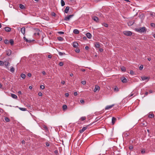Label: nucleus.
I'll list each match as a JSON object with an SVG mask.
<instances>
[{
	"mask_svg": "<svg viewBox=\"0 0 155 155\" xmlns=\"http://www.w3.org/2000/svg\"><path fill=\"white\" fill-rule=\"evenodd\" d=\"M135 30L137 32L140 33L146 32L147 29L145 27H142L135 28Z\"/></svg>",
	"mask_w": 155,
	"mask_h": 155,
	"instance_id": "nucleus-1",
	"label": "nucleus"
},
{
	"mask_svg": "<svg viewBox=\"0 0 155 155\" xmlns=\"http://www.w3.org/2000/svg\"><path fill=\"white\" fill-rule=\"evenodd\" d=\"M123 33L125 35L130 36L132 35V32L129 31H124L123 32Z\"/></svg>",
	"mask_w": 155,
	"mask_h": 155,
	"instance_id": "nucleus-2",
	"label": "nucleus"
},
{
	"mask_svg": "<svg viewBox=\"0 0 155 155\" xmlns=\"http://www.w3.org/2000/svg\"><path fill=\"white\" fill-rule=\"evenodd\" d=\"M73 15H68V16L65 17L64 20L66 21H69L70 19L71 18L73 17Z\"/></svg>",
	"mask_w": 155,
	"mask_h": 155,
	"instance_id": "nucleus-3",
	"label": "nucleus"
},
{
	"mask_svg": "<svg viewBox=\"0 0 155 155\" xmlns=\"http://www.w3.org/2000/svg\"><path fill=\"white\" fill-rule=\"evenodd\" d=\"M4 62L6 68L8 69H9L8 66L10 65V63L8 61H5Z\"/></svg>",
	"mask_w": 155,
	"mask_h": 155,
	"instance_id": "nucleus-4",
	"label": "nucleus"
},
{
	"mask_svg": "<svg viewBox=\"0 0 155 155\" xmlns=\"http://www.w3.org/2000/svg\"><path fill=\"white\" fill-rule=\"evenodd\" d=\"M121 81L124 83H126L127 82V80L124 77H122L120 78Z\"/></svg>",
	"mask_w": 155,
	"mask_h": 155,
	"instance_id": "nucleus-5",
	"label": "nucleus"
},
{
	"mask_svg": "<svg viewBox=\"0 0 155 155\" xmlns=\"http://www.w3.org/2000/svg\"><path fill=\"white\" fill-rule=\"evenodd\" d=\"M114 104H112L111 105L107 106H106V107L105 108V110H108L110 109L111 108H112L114 106Z\"/></svg>",
	"mask_w": 155,
	"mask_h": 155,
	"instance_id": "nucleus-6",
	"label": "nucleus"
},
{
	"mask_svg": "<svg viewBox=\"0 0 155 155\" xmlns=\"http://www.w3.org/2000/svg\"><path fill=\"white\" fill-rule=\"evenodd\" d=\"M87 128V127H83L81 130H80V133H81L83 132L86 130Z\"/></svg>",
	"mask_w": 155,
	"mask_h": 155,
	"instance_id": "nucleus-7",
	"label": "nucleus"
},
{
	"mask_svg": "<svg viewBox=\"0 0 155 155\" xmlns=\"http://www.w3.org/2000/svg\"><path fill=\"white\" fill-rule=\"evenodd\" d=\"M100 87L97 86L96 85L95 88L94 89V92H96L97 90H99L100 89Z\"/></svg>",
	"mask_w": 155,
	"mask_h": 155,
	"instance_id": "nucleus-8",
	"label": "nucleus"
},
{
	"mask_svg": "<svg viewBox=\"0 0 155 155\" xmlns=\"http://www.w3.org/2000/svg\"><path fill=\"white\" fill-rule=\"evenodd\" d=\"M21 33L25 35V28L23 27L21 28Z\"/></svg>",
	"mask_w": 155,
	"mask_h": 155,
	"instance_id": "nucleus-9",
	"label": "nucleus"
},
{
	"mask_svg": "<svg viewBox=\"0 0 155 155\" xmlns=\"http://www.w3.org/2000/svg\"><path fill=\"white\" fill-rule=\"evenodd\" d=\"M86 36L89 39L91 38L92 37L90 33H87L86 34Z\"/></svg>",
	"mask_w": 155,
	"mask_h": 155,
	"instance_id": "nucleus-10",
	"label": "nucleus"
},
{
	"mask_svg": "<svg viewBox=\"0 0 155 155\" xmlns=\"http://www.w3.org/2000/svg\"><path fill=\"white\" fill-rule=\"evenodd\" d=\"M5 30L7 32H9L11 31V28L9 27H5Z\"/></svg>",
	"mask_w": 155,
	"mask_h": 155,
	"instance_id": "nucleus-11",
	"label": "nucleus"
},
{
	"mask_svg": "<svg viewBox=\"0 0 155 155\" xmlns=\"http://www.w3.org/2000/svg\"><path fill=\"white\" fill-rule=\"evenodd\" d=\"M6 54L8 56H10L12 53V51L10 50H8L6 51Z\"/></svg>",
	"mask_w": 155,
	"mask_h": 155,
	"instance_id": "nucleus-12",
	"label": "nucleus"
},
{
	"mask_svg": "<svg viewBox=\"0 0 155 155\" xmlns=\"http://www.w3.org/2000/svg\"><path fill=\"white\" fill-rule=\"evenodd\" d=\"M69 8H70V7L69 6H68L66 7V8L64 10V12L66 13H68V11L69 10Z\"/></svg>",
	"mask_w": 155,
	"mask_h": 155,
	"instance_id": "nucleus-13",
	"label": "nucleus"
},
{
	"mask_svg": "<svg viewBox=\"0 0 155 155\" xmlns=\"http://www.w3.org/2000/svg\"><path fill=\"white\" fill-rule=\"evenodd\" d=\"M78 45V44L77 42H74L73 43V46L74 48L77 47Z\"/></svg>",
	"mask_w": 155,
	"mask_h": 155,
	"instance_id": "nucleus-14",
	"label": "nucleus"
},
{
	"mask_svg": "<svg viewBox=\"0 0 155 155\" xmlns=\"http://www.w3.org/2000/svg\"><path fill=\"white\" fill-rule=\"evenodd\" d=\"M73 33L75 34H78L79 33V31L77 29H75L73 31Z\"/></svg>",
	"mask_w": 155,
	"mask_h": 155,
	"instance_id": "nucleus-15",
	"label": "nucleus"
},
{
	"mask_svg": "<svg viewBox=\"0 0 155 155\" xmlns=\"http://www.w3.org/2000/svg\"><path fill=\"white\" fill-rule=\"evenodd\" d=\"M116 120V119L115 117H112V123L113 124H114Z\"/></svg>",
	"mask_w": 155,
	"mask_h": 155,
	"instance_id": "nucleus-16",
	"label": "nucleus"
},
{
	"mask_svg": "<svg viewBox=\"0 0 155 155\" xmlns=\"http://www.w3.org/2000/svg\"><path fill=\"white\" fill-rule=\"evenodd\" d=\"M11 95L12 97L14 99H16L17 98V96L15 94H11Z\"/></svg>",
	"mask_w": 155,
	"mask_h": 155,
	"instance_id": "nucleus-17",
	"label": "nucleus"
},
{
	"mask_svg": "<svg viewBox=\"0 0 155 155\" xmlns=\"http://www.w3.org/2000/svg\"><path fill=\"white\" fill-rule=\"evenodd\" d=\"M93 19L95 21L97 22L98 21V18L96 16H94L93 18Z\"/></svg>",
	"mask_w": 155,
	"mask_h": 155,
	"instance_id": "nucleus-18",
	"label": "nucleus"
},
{
	"mask_svg": "<svg viewBox=\"0 0 155 155\" xmlns=\"http://www.w3.org/2000/svg\"><path fill=\"white\" fill-rule=\"evenodd\" d=\"M95 46L97 48H99L100 47V45L99 42H97L95 44Z\"/></svg>",
	"mask_w": 155,
	"mask_h": 155,
	"instance_id": "nucleus-19",
	"label": "nucleus"
},
{
	"mask_svg": "<svg viewBox=\"0 0 155 155\" xmlns=\"http://www.w3.org/2000/svg\"><path fill=\"white\" fill-rule=\"evenodd\" d=\"M142 80L144 81L147 79L148 80V77H146L145 76H143L141 77Z\"/></svg>",
	"mask_w": 155,
	"mask_h": 155,
	"instance_id": "nucleus-20",
	"label": "nucleus"
},
{
	"mask_svg": "<svg viewBox=\"0 0 155 155\" xmlns=\"http://www.w3.org/2000/svg\"><path fill=\"white\" fill-rule=\"evenodd\" d=\"M15 69L13 67H11L10 71L11 72L13 73L15 71Z\"/></svg>",
	"mask_w": 155,
	"mask_h": 155,
	"instance_id": "nucleus-21",
	"label": "nucleus"
},
{
	"mask_svg": "<svg viewBox=\"0 0 155 155\" xmlns=\"http://www.w3.org/2000/svg\"><path fill=\"white\" fill-rule=\"evenodd\" d=\"M5 120L6 122H9L10 121V119L7 117H5Z\"/></svg>",
	"mask_w": 155,
	"mask_h": 155,
	"instance_id": "nucleus-22",
	"label": "nucleus"
},
{
	"mask_svg": "<svg viewBox=\"0 0 155 155\" xmlns=\"http://www.w3.org/2000/svg\"><path fill=\"white\" fill-rule=\"evenodd\" d=\"M101 117L99 118V117H97L95 119V120L93 122V123H94L95 122H97V121H98L99 120Z\"/></svg>",
	"mask_w": 155,
	"mask_h": 155,
	"instance_id": "nucleus-23",
	"label": "nucleus"
},
{
	"mask_svg": "<svg viewBox=\"0 0 155 155\" xmlns=\"http://www.w3.org/2000/svg\"><path fill=\"white\" fill-rule=\"evenodd\" d=\"M61 6H63L65 5V2L63 0H61Z\"/></svg>",
	"mask_w": 155,
	"mask_h": 155,
	"instance_id": "nucleus-24",
	"label": "nucleus"
},
{
	"mask_svg": "<svg viewBox=\"0 0 155 155\" xmlns=\"http://www.w3.org/2000/svg\"><path fill=\"white\" fill-rule=\"evenodd\" d=\"M62 108L64 110H66L67 108V106L66 105H64L63 106Z\"/></svg>",
	"mask_w": 155,
	"mask_h": 155,
	"instance_id": "nucleus-25",
	"label": "nucleus"
},
{
	"mask_svg": "<svg viewBox=\"0 0 155 155\" xmlns=\"http://www.w3.org/2000/svg\"><path fill=\"white\" fill-rule=\"evenodd\" d=\"M21 77L22 78L25 79L26 77V76L25 74H21Z\"/></svg>",
	"mask_w": 155,
	"mask_h": 155,
	"instance_id": "nucleus-26",
	"label": "nucleus"
},
{
	"mask_svg": "<svg viewBox=\"0 0 155 155\" xmlns=\"http://www.w3.org/2000/svg\"><path fill=\"white\" fill-rule=\"evenodd\" d=\"M10 42L11 45H12L14 44V41L13 39H11L10 40V41H9V42Z\"/></svg>",
	"mask_w": 155,
	"mask_h": 155,
	"instance_id": "nucleus-27",
	"label": "nucleus"
},
{
	"mask_svg": "<svg viewBox=\"0 0 155 155\" xmlns=\"http://www.w3.org/2000/svg\"><path fill=\"white\" fill-rule=\"evenodd\" d=\"M57 39L59 41H63V38L61 37H58Z\"/></svg>",
	"mask_w": 155,
	"mask_h": 155,
	"instance_id": "nucleus-28",
	"label": "nucleus"
},
{
	"mask_svg": "<svg viewBox=\"0 0 155 155\" xmlns=\"http://www.w3.org/2000/svg\"><path fill=\"white\" fill-rule=\"evenodd\" d=\"M19 7L21 9H24L25 8V6L24 5L20 4L19 5Z\"/></svg>",
	"mask_w": 155,
	"mask_h": 155,
	"instance_id": "nucleus-29",
	"label": "nucleus"
},
{
	"mask_svg": "<svg viewBox=\"0 0 155 155\" xmlns=\"http://www.w3.org/2000/svg\"><path fill=\"white\" fill-rule=\"evenodd\" d=\"M19 109L23 111H25L26 110V108H22V107H19L18 108Z\"/></svg>",
	"mask_w": 155,
	"mask_h": 155,
	"instance_id": "nucleus-30",
	"label": "nucleus"
},
{
	"mask_svg": "<svg viewBox=\"0 0 155 155\" xmlns=\"http://www.w3.org/2000/svg\"><path fill=\"white\" fill-rule=\"evenodd\" d=\"M154 116V115L153 114H150L149 115V117H150V118H153V117Z\"/></svg>",
	"mask_w": 155,
	"mask_h": 155,
	"instance_id": "nucleus-31",
	"label": "nucleus"
},
{
	"mask_svg": "<svg viewBox=\"0 0 155 155\" xmlns=\"http://www.w3.org/2000/svg\"><path fill=\"white\" fill-rule=\"evenodd\" d=\"M121 69L122 71L124 72L125 71H126L125 68L124 67H121Z\"/></svg>",
	"mask_w": 155,
	"mask_h": 155,
	"instance_id": "nucleus-32",
	"label": "nucleus"
},
{
	"mask_svg": "<svg viewBox=\"0 0 155 155\" xmlns=\"http://www.w3.org/2000/svg\"><path fill=\"white\" fill-rule=\"evenodd\" d=\"M58 54L60 56H62L63 55H64L65 54L64 53H62L60 52H58Z\"/></svg>",
	"mask_w": 155,
	"mask_h": 155,
	"instance_id": "nucleus-33",
	"label": "nucleus"
},
{
	"mask_svg": "<svg viewBox=\"0 0 155 155\" xmlns=\"http://www.w3.org/2000/svg\"><path fill=\"white\" fill-rule=\"evenodd\" d=\"M102 25L104 26V27H108V25L105 23H103L102 24Z\"/></svg>",
	"mask_w": 155,
	"mask_h": 155,
	"instance_id": "nucleus-34",
	"label": "nucleus"
},
{
	"mask_svg": "<svg viewBox=\"0 0 155 155\" xmlns=\"http://www.w3.org/2000/svg\"><path fill=\"white\" fill-rule=\"evenodd\" d=\"M23 38H24V39L25 40L26 42H31V41H30V40H28L25 37H23Z\"/></svg>",
	"mask_w": 155,
	"mask_h": 155,
	"instance_id": "nucleus-35",
	"label": "nucleus"
},
{
	"mask_svg": "<svg viewBox=\"0 0 155 155\" xmlns=\"http://www.w3.org/2000/svg\"><path fill=\"white\" fill-rule=\"evenodd\" d=\"M43 127L46 130H48V128L46 126L44 125L43 126Z\"/></svg>",
	"mask_w": 155,
	"mask_h": 155,
	"instance_id": "nucleus-36",
	"label": "nucleus"
},
{
	"mask_svg": "<svg viewBox=\"0 0 155 155\" xmlns=\"http://www.w3.org/2000/svg\"><path fill=\"white\" fill-rule=\"evenodd\" d=\"M58 65L60 66H62L64 65V63L62 62H60L59 63Z\"/></svg>",
	"mask_w": 155,
	"mask_h": 155,
	"instance_id": "nucleus-37",
	"label": "nucleus"
},
{
	"mask_svg": "<svg viewBox=\"0 0 155 155\" xmlns=\"http://www.w3.org/2000/svg\"><path fill=\"white\" fill-rule=\"evenodd\" d=\"M4 43L6 44H8L9 43V41L8 40L5 39L4 41Z\"/></svg>",
	"mask_w": 155,
	"mask_h": 155,
	"instance_id": "nucleus-38",
	"label": "nucleus"
},
{
	"mask_svg": "<svg viewBox=\"0 0 155 155\" xmlns=\"http://www.w3.org/2000/svg\"><path fill=\"white\" fill-rule=\"evenodd\" d=\"M86 119V118L85 117H82L81 118V119L82 121H84Z\"/></svg>",
	"mask_w": 155,
	"mask_h": 155,
	"instance_id": "nucleus-39",
	"label": "nucleus"
},
{
	"mask_svg": "<svg viewBox=\"0 0 155 155\" xmlns=\"http://www.w3.org/2000/svg\"><path fill=\"white\" fill-rule=\"evenodd\" d=\"M75 51L77 53H78L79 52H80V50L79 48H77L75 50Z\"/></svg>",
	"mask_w": 155,
	"mask_h": 155,
	"instance_id": "nucleus-40",
	"label": "nucleus"
},
{
	"mask_svg": "<svg viewBox=\"0 0 155 155\" xmlns=\"http://www.w3.org/2000/svg\"><path fill=\"white\" fill-rule=\"evenodd\" d=\"M4 64V62L0 60V66H2Z\"/></svg>",
	"mask_w": 155,
	"mask_h": 155,
	"instance_id": "nucleus-41",
	"label": "nucleus"
},
{
	"mask_svg": "<svg viewBox=\"0 0 155 155\" xmlns=\"http://www.w3.org/2000/svg\"><path fill=\"white\" fill-rule=\"evenodd\" d=\"M40 88L42 89H44L45 88V87L43 85H41L40 86Z\"/></svg>",
	"mask_w": 155,
	"mask_h": 155,
	"instance_id": "nucleus-42",
	"label": "nucleus"
},
{
	"mask_svg": "<svg viewBox=\"0 0 155 155\" xmlns=\"http://www.w3.org/2000/svg\"><path fill=\"white\" fill-rule=\"evenodd\" d=\"M150 26L153 27H155V24L154 23H151L150 24Z\"/></svg>",
	"mask_w": 155,
	"mask_h": 155,
	"instance_id": "nucleus-43",
	"label": "nucleus"
},
{
	"mask_svg": "<svg viewBox=\"0 0 155 155\" xmlns=\"http://www.w3.org/2000/svg\"><path fill=\"white\" fill-rule=\"evenodd\" d=\"M145 150L144 149H142L141 151V153L142 154L144 153H145Z\"/></svg>",
	"mask_w": 155,
	"mask_h": 155,
	"instance_id": "nucleus-44",
	"label": "nucleus"
},
{
	"mask_svg": "<svg viewBox=\"0 0 155 155\" xmlns=\"http://www.w3.org/2000/svg\"><path fill=\"white\" fill-rule=\"evenodd\" d=\"M50 142H46L45 143L47 147H49L50 145Z\"/></svg>",
	"mask_w": 155,
	"mask_h": 155,
	"instance_id": "nucleus-45",
	"label": "nucleus"
},
{
	"mask_svg": "<svg viewBox=\"0 0 155 155\" xmlns=\"http://www.w3.org/2000/svg\"><path fill=\"white\" fill-rule=\"evenodd\" d=\"M139 69L140 70H141L143 69V65H141L139 67Z\"/></svg>",
	"mask_w": 155,
	"mask_h": 155,
	"instance_id": "nucleus-46",
	"label": "nucleus"
},
{
	"mask_svg": "<svg viewBox=\"0 0 155 155\" xmlns=\"http://www.w3.org/2000/svg\"><path fill=\"white\" fill-rule=\"evenodd\" d=\"M134 71L132 70H131L130 71V74H131V75H133L134 74Z\"/></svg>",
	"mask_w": 155,
	"mask_h": 155,
	"instance_id": "nucleus-47",
	"label": "nucleus"
},
{
	"mask_svg": "<svg viewBox=\"0 0 155 155\" xmlns=\"http://www.w3.org/2000/svg\"><path fill=\"white\" fill-rule=\"evenodd\" d=\"M81 83L84 85L86 84V82L85 81H81Z\"/></svg>",
	"mask_w": 155,
	"mask_h": 155,
	"instance_id": "nucleus-48",
	"label": "nucleus"
},
{
	"mask_svg": "<svg viewBox=\"0 0 155 155\" xmlns=\"http://www.w3.org/2000/svg\"><path fill=\"white\" fill-rule=\"evenodd\" d=\"M134 95V94L133 93H131L130 94H129L128 97H131L132 96Z\"/></svg>",
	"mask_w": 155,
	"mask_h": 155,
	"instance_id": "nucleus-49",
	"label": "nucleus"
},
{
	"mask_svg": "<svg viewBox=\"0 0 155 155\" xmlns=\"http://www.w3.org/2000/svg\"><path fill=\"white\" fill-rule=\"evenodd\" d=\"M38 95L40 96H42V94L41 92H39L38 93Z\"/></svg>",
	"mask_w": 155,
	"mask_h": 155,
	"instance_id": "nucleus-50",
	"label": "nucleus"
},
{
	"mask_svg": "<svg viewBox=\"0 0 155 155\" xmlns=\"http://www.w3.org/2000/svg\"><path fill=\"white\" fill-rule=\"evenodd\" d=\"M114 91H118V89L117 87H115L114 88Z\"/></svg>",
	"mask_w": 155,
	"mask_h": 155,
	"instance_id": "nucleus-51",
	"label": "nucleus"
},
{
	"mask_svg": "<svg viewBox=\"0 0 155 155\" xmlns=\"http://www.w3.org/2000/svg\"><path fill=\"white\" fill-rule=\"evenodd\" d=\"M80 102L81 103H84V100L81 99L80 100Z\"/></svg>",
	"mask_w": 155,
	"mask_h": 155,
	"instance_id": "nucleus-52",
	"label": "nucleus"
},
{
	"mask_svg": "<svg viewBox=\"0 0 155 155\" xmlns=\"http://www.w3.org/2000/svg\"><path fill=\"white\" fill-rule=\"evenodd\" d=\"M58 33L60 34H64V32L63 31H59L58 32Z\"/></svg>",
	"mask_w": 155,
	"mask_h": 155,
	"instance_id": "nucleus-53",
	"label": "nucleus"
},
{
	"mask_svg": "<svg viewBox=\"0 0 155 155\" xmlns=\"http://www.w3.org/2000/svg\"><path fill=\"white\" fill-rule=\"evenodd\" d=\"M133 146H130L129 147V149L130 150H131L133 148Z\"/></svg>",
	"mask_w": 155,
	"mask_h": 155,
	"instance_id": "nucleus-54",
	"label": "nucleus"
},
{
	"mask_svg": "<svg viewBox=\"0 0 155 155\" xmlns=\"http://www.w3.org/2000/svg\"><path fill=\"white\" fill-rule=\"evenodd\" d=\"M69 96V94L68 93H66L65 94V96L66 97H68Z\"/></svg>",
	"mask_w": 155,
	"mask_h": 155,
	"instance_id": "nucleus-55",
	"label": "nucleus"
},
{
	"mask_svg": "<svg viewBox=\"0 0 155 155\" xmlns=\"http://www.w3.org/2000/svg\"><path fill=\"white\" fill-rule=\"evenodd\" d=\"M27 75L29 77H31V74L30 73H28Z\"/></svg>",
	"mask_w": 155,
	"mask_h": 155,
	"instance_id": "nucleus-56",
	"label": "nucleus"
},
{
	"mask_svg": "<svg viewBox=\"0 0 155 155\" xmlns=\"http://www.w3.org/2000/svg\"><path fill=\"white\" fill-rule=\"evenodd\" d=\"M77 92H74V95L75 96H76L77 95Z\"/></svg>",
	"mask_w": 155,
	"mask_h": 155,
	"instance_id": "nucleus-57",
	"label": "nucleus"
},
{
	"mask_svg": "<svg viewBox=\"0 0 155 155\" xmlns=\"http://www.w3.org/2000/svg\"><path fill=\"white\" fill-rule=\"evenodd\" d=\"M89 48V47L88 46H86L85 47V49L86 50H88Z\"/></svg>",
	"mask_w": 155,
	"mask_h": 155,
	"instance_id": "nucleus-58",
	"label": "nucleus"
},
{
	"mask_svg": "<svg viewBox=\"0 0 155 155\" xmlns=\"http://www.w3.org/2000/svg\"><path fill=\"white\" fill-rule=\"evenodd\" d=\"M54 152L56 154H57L58 153V151L57 150H55L54 151Z\"/></svg>",
	"mask_w": 155,
	"mask_h": 155,
	"instance_id": "nucleus-59",
	"label": "nucleus"
},
{
	"mask_svg": "<svg viewBox=\"0 0 155 155\" xmlns=\"http://www.w3.org/2000/svg\"><path fill=\"white\" fill-rule=\"evenodd\" d=\"M35 35H37L38 36H39V32H37V33H35L34 34Z\"/></svg>",
	"mask_w": 155,
	"mask_h": 155,
	"instance_id": "nucleus-60",
	"label": "nucleus"
},
{
	"mask_svg": "<svg viewBox=\"0 0 155 155\" xmlns=\"http://www.w3.org/2000/svg\"><path fill=\"white\" fill-rule=\"evenodd\" d=\"M42 74L43 75H45L46 74V72L45 71H43L42 72Z\"/></svg>",
	"mask_w": 155,
	"mask_h": 155,
	"instance_id": "nucleus-61",
	"label": "nucleus"
},
{
	"mask_svg": "<svg viewBox=\"0 0 155 155\" xmlns=\"http://www.w3.org/2000/svg\"><path fill=\"white\" fill-rule=\"evenodd\" d=\"M61 84H64L65 83V82L64 81H62L61 82Z\"/></svg>",
	"mask_w": 155,
	"mask_h": 155,
	"instance_id": "nucleus-62",
	"label": "nucleus"
},
{
	"mask_svg": "<svg viewBox=\"0 0 155 155\" xmlns=\"http://www.w3.org/2000/svg\"><path fill=\"white\" fill-rule=\"evenodd\" d=\"M99 51L100 52H102L103 51V49L102 48H100Z\"/></svg>",
	"mask_w": 155,
	"mask_h": 155,
	"instance_id": "nucleus-63",
	"label": "nucleus"
},
{
	"mask_svg": "<svg viewBox=\"0 0 155 155\" xmlns=\"http://www.w3.org/2000/svg\"><path fill=\"white\" fill-rule=\"evenodd\" d=\"M52 56L51 55H49L48 56V58H51Z\"/></svg>",
	"mask_w": 155,
	"mask_h": 155,
	"instance_id": "nucleus-64",
	"label": "nucleus"
}]
</instances>
